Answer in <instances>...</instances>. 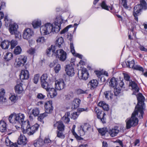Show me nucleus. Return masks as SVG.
<instances>
[{"label":"nucleus","mask_w":147,"mask_h":147,"mask_svg":"<svg viewBox=\"0 0 147 147\" xmlns=\"http://www.w3.org/2000/svg\"><path fill=\"white\" fill-rule=\"evenodd\" d=\"M63 21L60 18H59L54 22V25L50 23H47L40 27V32L43 35H46L51 32H58L61 29L60 26Z\"/></svg>","instance_id":"obj_1"},{"label":"nucleus","mask_w":147,"mask_h":147,"mask_svg":"<svg viewBox=\"0 0 147 147\" xmlns=\"http://www.w3.org/2000/svg\"><path fill=\"white\" fill-rule=\"evenodd\" d=\"M38 128V125L35 124L31 126L28 120L26 121L22 125V131L23 134H27L29 135H33L37 131Z\"/></svg>","instance_id":"obj_2"},{"label":"nucleus","mask_w":147,"mask_h":147,"mask_svg":"<svg viewBox=\"0 0 147 147\" xmlns=\"http://www.w3.org/2000/svg\"><path fill=\"white\" fill-rule=\"evenodd\" d=\"M140 115V113L138 111L135 110L132 113L131 118L127 119L125 121L127 129H129L131 127H134L138 124V120L137 117H138L141 119L139 117Z\"/></svg>","instance_id":"obj_3"},{"label":"nucleus","mask_w":147,"mask_h":147,"mask_svg":"<svg viewBox=\"0 0 147 147\" xmlns=\"http://www.w3.org/2000/svg\"><path fill=\"white\" fill-rule=\"evenodd\" d=\"M138 102L136 106L135 109L138 111L140 113L139 117L140 119L143 118V114L144 113L143 110L144 109V103L145 98L144 96L141 93H139L137 96Z\"/></svg>","instance_id":"obj_4"},{"label":"nucleus","mask_w":147,"mask_h":147,"mask_svg":"<svg viewBox=\"0 0 147 147\" xmlns=\"http://www.w3.org/2000/svg\"><path fill=\"white\" fill-rule=\"evenodd\" d=\"M140 4H138L135 6L134 8L133 15L135 17V19L138 21V16L139 13L142 11V9H147L146 3L144 0H139Z\"/></svg>","instance_id":"obj_5"},{"label":"nucleus","mask_w":147,"mask_h":147,"mask_svg":"<svg viewBox=\"0 0 147 147\" xmlns=\"http://www.w3.org/2000/svg\"><path fill=\"white\" fill-rule=\"evenodd\" d=\"M124 78L127 81H129V86H131L132 88V90L134 91L133 94L136 95V93L138 92L139 90V88L137 84L134 81L131 80H130V76L127 74H124Z\"/></svg>","instance_id":"obj_6"},{"label":"nucleus","mask_w":147,"mask_h":147,"mask_svg":"<svg viewBox=\"0 0 147 147\" xmlns=\"http://www.w3.org/2000/svg\"><path fill=\"white\" fill-rule=\"evenodd\" d=\"M48 75L47 74H43L40 77L41 86L46 90L47 91L49 90L50 85L48 84Z\"/></svg>","instance_id":"obj_7"},{"label":"nucleus","mask_w":147,"mask_h":147,"mask_svg":"<svg viewBox=\"0 0 147 147\" xmlns=\"http://www.w3.org/2000/svg\"><path fill=\"white\" fill-rule=\"evenodd\" d=\"M53 55H54L56 58L59 59L61 61H65L67 58L66 52L62 49L56 50L55 53H53Z\"/></svg>","instance_id":"obj_8"},{"label":"nucleus","mask_w":147,"mask_h":147,"mask_svg":"<svg viewBox=\"0 0 147 147\" xmlns=\"http://www.w3.org/2000/svg\"><path fill=\"white\" fill-rule=\"evenodd\" d=\"M78 74L79 78L83 80H87L89 76V74L86 69L85 68H83L82 69L78 71Z\"/></svg>","instance_id":"obj_9"},{"label":"nucleus","mask_w":147,"mask_h":147,"mask_svg":"<svg viewBox=\"0 0 147 147\" xmlns=\"http://www.w3.org/2000/svg\"><path fill=\"white\" fill-rule=\"evenodd\" d=\"M94 111L97 114V118L100 119V121L103 123H105L106 119L105 118V116L106 114L104 112L102 113L101 111L98 109L97 107H96Z\"/></svg>","instance_id":"obj_10"},{"label":"nucleus","mask_w":147,"mask_h":147,"mask_svg":"<svg viewBox=\"0 0 147 147\" xmlns=\"http://www.w3.org/2000/svg\"><path fill=\"white\" fill-rule=\"evenodd\" d=\"M33 34V31L30 28H26L23 31V37L24 39L28 40L31 38Z\"/></svg>","instance_id":"obj_11"},{"label":"nucleus","mask_w":147,"mask_h":147,"mask_svg":"<svg viewBox=\"0 0 147 147\" xmlns=\"http://www.w3.org/2000/svg\"><path fill=\"white\" fill-rule=\"evenodd\" d=\"M55 85L56 89L58 90L63 89L65 87L64 80L62 79H59L55 81Z\"/></svg>","instance_id":"obj_12"},{"label":"nucleus","mask_w":147,"mask_h":147,"mask_svg":"<svg viewBox=\"0 0 147 147\" xmlns=\"http://www.w3.org/2000/svg\"><path fill=\"white\" fill-rule=\"evenodd\" d=\"M52 102L51 100L48 101L45 103V112L47 114H50L52 113L53 107L52 105Z\"/></svg>","instance_id":"obj_13"},{"label":"nucleus","mask_w":147,"mask_h":147,"mask_svg":"<svg viewBox=\"0 0 147 147\" xmlns=\"http://www.w3.org/2000/svg\"><path fill=\"white\" fill-rule=\"evenodd\" d=\"M18 26L16 23L11 24L9 26V31L11 34H17L18 32Z\"/></svg>","instance_id":"obj_14"},{"label":"nucleus","mask_w":147,"mask_h":147,"mask_svg":"<svg viewBox=\"0 0 147 147\" xmlns=\"http://www.w3.org/2000/svg\"><path fill=\"white\" fill-rule=\"evenodd\" d=\"M27 57L25 56H22L16 61V65L17 67L23 66L26 62Z\"/></svg>","instance_id":"obj_15"},{"label":"nucleus","mask_w":147,"mask_h":147,"mask_svg":"<svg viewBox=\"0 0 147 147\" xmlns=\"http://www.w3.org/2000/svg\"><path fill=\"white\" fill-rule=\"evenodd\" d=\"M90 128V126L87 123L81 126L80 128L79 131L80 136L84 135L85 134V133Z\"/></svg>","instance_id":"obj_16"},{"label":"nucleus","mask_w":147,"mask_h":147,"mask_svg":"<svg viewBox=\"0 0 147 147\" xmlns=\"http://www.w3.org/2000/svg\"><path fill=\"white\" fill-rule=\"evenodd\" d=\"M65 71L67 74L69 76H72L75 74L74 68L71 64L67 65Z\"/></svg>","instance_id":"obj_17"},{"label":"nucleus","mask_w":147,"mask_h":147,"mask_svg":"<svg viewBox=\"0 0 147 147\" xmlns=\"http://www.w3.org/2000/svg\"><path fill=\"white\" fill-rule=\"evenodd\" d=\"M15 117H16V123H22L21 125H22L23 123L26 121H24L25 118V116L23 114L19 113L16 114L15 113Z\"/></svg>","instance_id":"obj_18"},{"label":"nucleus","mask_w":147,"mask_h":147,"mask_svg":"<svg viewBox=\"0 0 147 147\" xmlns=\"http://www.w3.org/2000/svg\"><path fill=\"white\" fill-rule=\"evenodd\" d=\"M98 84V82L96 80L93 79L90 81L88 84V86L91 90L96 88Z\"/></svg>","instance_id":"obj_19"},{"label":"nucleus","mask_w":147,"mask_h":147,"mask_svg":"<svg viewBox=\"0 0 147 147\" xmlns=\"http://www.w3.org/2000/svg\"><path fill=\"white\" fill-rule=\"evenodd\" d=\"M20 76L21 80L27 79L29 78V72L27 70H22Z\"/></svg>","instance_id":"obj_20"},{"label":"nucleus","mask_w":147,"mask_h":147,"mask_svg":"<svg viewBox=\"0 0 147 147\" xmlns=\"http://www.w3.org/2000/svg\"><path fill=\"white\" fill-rule=\"evenodd\" d=\"M40 111L38 108H34L31 110L30 115H29V118L30 120L33 119L32 115H33L34 117L37 116L39 115Z\"/></svg>","instance_id":"obj_21"},{"label":"nucleus","mask_w":147,"mask_h":147,"mask_svg":"<svg viewBox=\"0 0 147 147\" xmlns=\"http://www.w3.org/2000/svg\"><path fill=\"white\" fill-rule=\"evenodd\" d=\"M27 142V139L25 136L20 134L18 140V144L20 145H25L26 144Z\"/></svg>","instance_id":"obj_22"},{"label":"nucleus","mask_w":147,"mask_h":147,"mask_svg":"<svg viewBox=\"0 0 147 147\" xmlns=\"http://www.w3.org/2000/svg\"><path fill=\"white\" fill-rule=\"evenodd\" d=\"M22 84L20 83L18 84L15 87V90L16 92L18 94H21L23 92L24 89L22 86Z\"/></svg>","instance_id":"obj_23"},{"label":"nucleus","mask_w":147,"mask_h":147,"mask_svg":"<svg viewBox=\"0 0 147 147\" xmlns=\"http://www.w3.org/2000/svg\"><path fill=\"white\" fill-rule=\"evenodd\" d=\"M53 125L55 127H57L58 130L64 131V130L65 126L62 122L59 121L57 122Z\"/></svg>","instance_id":"obj_24"},{"label":"nucleus","mask_w":147,"mask_h":147,"mask_svg":"<svg viewBox=\"0 0 147 147\" xmlns=\"http://www.w3.org/2000/svg\"><path fill=\"white\" fill-rule=\"evenodd\" d=\"M5 94V90L3 88L1 89L0 92V103L3 104L6 101V99L4 96Z\"/></svg>","instance_id":"obj_25"},{"label":"nucleus","mask_w":147,"mask_h":147,"mask_svg":"<svg viewBox=\"0 0 147 147\" xmlns=\"http://www.w3.org/2000/svg\"><path fill=\"white\" fill-rule=\"evenodd\" d=\"M70 51L72 53V54L74 56H76L80 59H81L82 57V56L78 53H75V50L74 49V46L73 44L71 42L70 43Z\"/></svg>","instance_id":"obj_26"},{"label":"nucleus","mask_w":147,"mask_h":147,"mask_svg":"<svg viewBox=\"0 0 147 147\" xmlns=\"http://www.w3.org/2000/svg\"><path fill=\"white\" fill-rule=\"evenodd\" d=\"M10 45V41L7 40H4L1 42L0 46L3 49H8Z\"/></svg>","instance_id":"obj_27"},{"label":"nucleus","mask_w":147,"mask_h":147,"mask_svg":"<svg viewBox=\"0 0 147 147\" xmlns=\"http://www.w3.org/2000/svg\"><path fill=\"white\" fill-rule=\"evenodd\" d=\"M98 105L99 106L102 107L104 111H107L109 109V105L105 102L100 101L99 102Z\"/></svg>","instance_id":"obj_28"},{"label":"nucleus","mask_w":147,"mask_h":147,"mask_svg":"<svg viewBox=\"0 0 147 147\" xmlns=\"http://www.w3.org/2000/svg\"><path fill=\"white\" fill-rule=\"evenodd\" d=\"M6 124L4 121H0V131L2 132H4L6 131Z\"/></svg>","instance_id":"obj_29"},{"label":"nucleus","mask_w":147,"mask_h":147,"mask_svg":"<svg viewBox=\"0 0 147 147\" xmlns=\"http://www.w3.org/2000/svg\"><path fill=\"white\" fill-rule=\"evenodd\" d=\"M5 144L7 146L10 147H18L17 144L16 143H13L9 140L8 138H6L5 140Z\"/></svg>","instance_id":"obj_30"},{"label":"nucleus","mask_w":147,"mask_h":147,"mask_svg":"<svg viewBox=\"0 0 147 147\" xmlns=\"http://www.w3.org/2000/svg\"><path fill=\"white\" fill-rule=\"evenodd\" d=\"M15 113H13L9 116L8 120L9 122L13 124L16 123V121L15 117Z\"/></svg>","instance_id":"obj_31"},{"label":"nucleus","mask_w":147,"mask_h":147,"mask_svg":"<svg viewBox=\"0 0 147 147\" xmlns=\"http://www.w3.org/2000/svg\"><path fill=\"white\" fill-rule=\"evenodd\" d=\"M44 144L43 140L41 139H39L38 140L35 141L34 145L35 147H40Z\"/></svg>","instance_id":"obj_32"},{"label":"nucleus","mask_w":147,"mask_h":147,"mask_svg":"<svg viewBox=\"0 0 147 147\" xmlns=\"http://www.w3.org/2000/svg\"><path fill=\"white\" fill-rule=\"evenodd\" d=\"M75 125H74L73 126V127L71 131L73 135L76 138V139L77 141H80L83 140V139L80 136L76 134V133L75 131Z\"/></svg>","instance_id":"obj_33"},{"label":"nucleus","mask_w":147,"mask_h":147,"mask_svg":"<svg viewBox=\"0 0 147 147\" xmlns=\"http://www.w3.org/2000/svg\"><path fill=\"white\" fill-rule=\"evenodd\" d=\"M41 21L39 19L34 20L32 24L33 27L35 28H38L41 25Z\"/></svg>","instance_id":"obj_34"},{"label":"nucleus","mask_w":147,"mask_h":147,"mask_svg":"<svg viewBox=\"0 0 147 147\" xmlns=\"http://www.w3.org/2000/svg\"><path fill=\"white\" fill-rule=\"evenodd\" d=\"M69 112H67L65 114V115L63 117L62 120L65 123H68L70 121L69 117L70 115Z\"/></svg>","instance_id":"obj_35"},{"label":"nucleus","mask_w":147,"mask_h":147,"mask_svg":"<svg viewBox=\"0 0 147 147\" xmlns=\"http://www.w3.org/2000/svg\"><path fill=\"white\" fill-rule=\"evenodd\" d=\"M80 102L81 100L79 99H74L72 103V105H73V107H72V108L73 109L77 108L79 106Z\"/></svg>","instance_id":"obj_36"},{"label":"nucleus","mask_w":147,"mask_h":147,"mask_svg":"<svg viewBox=\"0 0 147 147\" xmlns=\"http://www.w3.org/2000/svg\"><path fill=\"white\" fill-rule=\"evenodd\" d=\"M47 92H49V94L51 98H54L57 95V92L55 89L53 88H51Z\"/></svg>","instance_id":"obj_37"},{"label":"nucleus","mask_w":147,"mask_h":147,"mask_svg":"<svg viewBox=\"0 0 147 147\" xmlns=\"http://www.w3.org/2000/svg\"><path fill=\"white\" fill-rule=\"evenodd\" d=\"M118 83V80L115 78L113 77L111 79V87L114 88L117 86Z\"/></svg>","instance_id":"obj_38"},{"label":"nucleus","mask_w":147,"mask_h":147,"mask_svg":"<svg viewBox=\"0 0 147 147\" xmlns=\"http://www.w3.org/2000/svg\"><path fill=\"white\" fill-rule=\"evenodd\" d=\"M63 38L61 37H58L56 41V45L60 47L61 45L63 42Z\"/></svg>","instance_id":"obj_39"},{"label":"nucleus","mask_w":147,"mask_h":147,"mask_svg":"<svg viewBox=\"0 0 147 147\" xmlns=\"http://www.w3.org/2000/svg\"><path fill=\"white\" fill-rule=\"evenodd\" d=\"M4 21H5V25L7 27L9 26L12 24V20L8 19L7 16H5V17Z\"/></svg>","instance_id":"obj_40"},{"label":"nucleus","mask_w":147,"mask_h":147,"mask_svg":"<svg viewBox=\"0 0 147 147\" xmlns=\"http://www.w3.org/2000/svg\"><path fill=\"white\" fill-rule=\"evenodd\" d=\"M52 46L51 45L50 48H49L47 50V54L48 56H50L51 55V53H52V56L54 55H53L54 52L55 50L52 49Z\"/></svg>","instance_id":"obj_41"},{"label":"nucleus","mask_w":147,"mask_h":147,"mask_svg":"<svg viewBox=\"0 0 147 147\" xmlns=\"http://www.w3.org/2000/svg\"><path fill=\"white\" fill-rule=\"evenodd\" d=\"M98 131L99 133L102 136L105 135L108 132V130L107 128L99 129H98Z\"/></svg>","instance_id":"obj_42"},{"label":"nucleus","mask_w":147,"mask_h":147,"mask_svg":"<svg viewBox=\"0 0 147 147\" xmlns=\"http://www.w3.org/2000/svg\"><path fill=\"white\" fill-rule=\"evenodd\" d=\"M22 51V49L19 46H17L15 49L14 53L16 55L20 54Z\"/></svg>","instance_id":"obj_43"},{"label":"nucleus","mask_w":147,"mask_h":147,"mask_svg":"<svg viewBox=\"0 0 147 147\" xmlns=\"http://www.w3.org/2000/svg\"><path fill=\"white\" fill-rule=\"evenodd\" d=\"M10 43L11 45V49H13L17 45L18 42L16 40H12L10 42Z\"/></svg>","instance_id":"obj_44"},{"label":"nucleus","mask_w":147,"mask_h":147,"mask_svg":"<svg viewBox=\"0 0 147 147\" xmlns=\"http://www.w3.org/2000/svg\"><path fill=\"white\" fill-rule=\"evenodd\" d=\"M119 131L117 129H112L111 130V137H114L116 136L119 133Z\"/></svg>","instance_id":"obj_45"},{"label":"nucleus","mask_w":147,"mask_h":147,"mask_svg":"<svg viewBox=\"0 0 147 147\" xmlns=\"http://www.w3.org/2000/svg\"><path fill=\"white\" fill-rule=\"evenodd\" d=\"M47 114L45 112L44 113L41 114L38 117V119L40 121L42 122V121L43 123V119L45 117L47 116Z\"/></svg>","instance_id":"obj_46"},{"label":"nucleus","mask_w":147,"mask_h":147,"mask_svg":"<svg viewBox=\"0 0 147 147\" xmlns=\"http://www.w3.org/2000/svg\"><path fill=\"white\" fill-rule=\"evenodd\" d=\"M63 131L58 130L57 133V136L61 139H64L65 137V136L63 132Z\"/></svg>","instance_id":"obj_47"},{"label":"nucleus","mask_w":147,"mask_h":147,"mask_svg":"<svg viewBox=\"0 0 147 147\" xmlns=\"http://www.w3.org/2000/svg\"><path fill=\"white\" fill-rule=\"evenodd\" d=\"M13 57V55L11 53H6L4 57V58L7 61H9Z\"/></svg>","instance_id":"obj_48"},{"label":"nucleus","mask_w":147,"mask_h":147,"mask_svg":"<svg viewBox=\"0 0 147 147\" xmlns=\"http://www.w3.org/2000/svg\"><path fill=\"white\" fill-rule=\"evenodd\" d=\"M126 65L128 67L133 68L135 65L134 61L132 60L130 61H127L126 63Z\"/></svg>","instance_id":"obj_49"},{"label":"nucleus","mask_w":147,"mask_h":147,"mask_svg":"<svg viewBox=\"0 0 147 147\" xmlns=\"http://www.w3.org/2000/svg\"><path fill=\"white\" fill-rule=\"evenodd\" d=\"M36 41L37 43H42L46 41V39L43 37H39L36 40Z\"/></svg>","instance_id":"obj_50"},{"label":"nucleus","mask_w":147,"mask_h":147,"mask_svg":"<svg viewBox=\"0 0 147 147\" xmlns=\"http://www.w3.org/2000/svg\"><path fill=\"white\" fill-rule=\"evenodd\" d=\"M114 88V94L115 96H117L119 94L121 91L120 89L118 87H117V86L115 87Z\"/></svg>","instance_id":"obj_51"},{"label":"nucleus","mask_w":147,"mask_h":147,"mask_svg":"<svg viewBox=\"0 0 147 147\" xmlns=\"http://www.w3.org/2000/svg\"><path fill=\"white\" fill-rule=\"evenodd\" d=\"M100 5L102 8L107 10H109V7H108L107 5V4L105 1H102L100 4Z\"/></svg>","instance_id":"obj_52"},{"label":"nucleus","mask_w":147,"mask_h":147,"mask_svg":"<svg viewBox=\"0 0 147 147\" xmlns=\"http://www.w3.org/2000/svg\"><path fill=\"white\" fill-rule=\"evenodd\" d=\"M74 95L73 93H71L65 96V100H69L71 99L74 97Z\"/></svg>","instance_id":"obj_53"},{"label":"nucleus","mask_w":147,"mask_h":147,"mask_svg":"<svg viewBox=\"0 0 147 147\" xmlns=\"http://www.w3.org/2000/svg\"><path fill=\"white\" fill-rule=\"evenodd\" d=\"M95 72L98 78H101V80H102V79H104V78L102 76V74L101 71H95Z\"/></svg>","instance_id":"obj_54"},{"label":"nucleus","mask_w":147,"mask_h":147,"mask_svg":"<svg viewBox=\"0 0 147 147\" xmlns=\"http://www.w3.org/2000/svg\"><path fill=\"white\" fill-rule=\"evenodd\" d=\"M39 76V74H36L34 75L33 79V81L34 83L36 84L37 83L38 81Z\"/></svg>","instance_id":"obj_55"},{"label":"nucleus","mask_w":147,"mask_h":147,"mask_svg":"<svg viewBox=\"0 0 147 147\" xmlns=\"http://www.w3.org/2000/svg\"><path fill=\"white\" fill-rule=\"evenodd\" d=\"M36 50L34 48H31L27 51V52L30 54L33 55L35 53Z\"/></svg>","instance_id":"obj_56"},{"label":"nucleus","mask_w":147,"mask_h":147,"mask_svg":"<svg viewBox=\"0 0 147 147\" xmlns=\"http://www.w3.org/2000/svg\"><path fill=\"white\" fill-rule=\"evenodd\" d=\"M73 26L72 25H69L67 26L66 28H65L64 29H63L62 31H61V34H64V33H65V32H66L68 31V29L69 28H71Z\"/></svg>","instance_id":"obj_57"},{"label":"nucleus","mask_w":147,"mask_h":147,"mask_svg":"<svg viewBox=\"0 0 147 147\" xmlns=\"http://www.w3.org/2000/svg\"><path fill=\"white\" fill-rule=\"evenodd\" d=\"M61 69V65L59 64H57L54 67L55 72L56 73H58Z\"/></svg>","instance_id":"obj_58"},{"label":"nucleus","mask_w":147,"mask_h":147,"mask_svg":"<svg viewBox=\"0 0 147 147\" xmlns=\"http://www.w3.org/2000/svg\"><path fill=\"white\" fill-rule=\"evenodd\" d=\"M133 68L136 70H138L141 71H143L144 69L143 68L138 65H134Z\"/></svg>","instance_id":"obj_59"},{"label":"nucleus","mask_w":147,"mask_h":147,"mask_svg":"<svg viewBox=\"0 0 147 147\" xmlns=\"http://www.w3.org/2000/svg\"><path fill=\"white\" fill-rule=\"evenodd\" d=\"M78 117V115L77 114V112H75L71 114V118L73 119H75Z\"/></svg>","instance_id":"obj_60"},{"label":"nucleus","mask_w":147,"mask_h":147,"mask_svg":"<svg viewBox=\"0 0 147 147\" xmlns=\"http://www.w3.org/2000/svg\"><path fill=\"white\" fill-rule=\"evenodd\" d=\"M122 4L123 7L125 9H127L128 7L127 6L126 0H121Z\"/></svg>","instance_id":"obj_61"},{"label":"nucleus","mask_w":147,"mask_h":147,"mask_svg":"<svg viewBox=\"0 0 147 147\" xmlns=\"http://www.w3.org/2000/svg\"><path fill=\"white\" fill-rule=\"evenodd\" d=\"M86 91H84L81 89H78L77 90V93L78 94L86 93Z\"/></svg>","instance_id":"obj_62"},{"label":"nucleus","mask_w":147,"mask_h":147,"mask_svg":"<svg viewBox=\"0 0 147 147\" xmlns=\"http://www.w3.org/2000/svg\"><path fill=\"white\" fill-rule=\"evenodd\" d=\"M88 111V109L87 108H79L78 109V112L80 113L81 112L83 111H86L87 112Z\"/></svg>","instance_id":"obj_63"},{"label":"nucleus","mask_w":147,"mask_h":147,"mask_svg":"<svg viewBox=\"0 0 147 147\" xmlns=\"http://www.w3.org/2000/svg\"><path fill=\"white\" fill-rule=\"evenodd\" d=\"M37 97L38 98L41 99L45 98V96L41 93H39L38 94Z\"/></svg>","instance_id":"obj_64"}]
</instances>
